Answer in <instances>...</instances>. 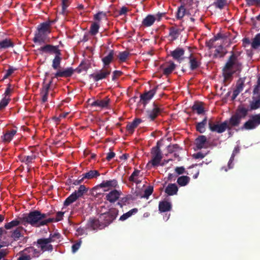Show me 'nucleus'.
<instances>
[{
  "instance_id": "obj_16",
  "label": "nucleus",
  "mask_w": 260,
  "mask_h": 260,
  "mask_svg": "<svg viewBox=\"0 0 260 260\" xmlns=\"http://www.w3.org/2000/svg\"><path fill=\"white\" fill-rule=\"evenodd\" d=\"M121 194L120 191L114 189L106 194L105 199L111 203H114L118 200Z\"/></svg>"
},
{
  "instance_id": "obj_42",
  "label": "nucleus",
  "mask_w": 260,
  "mask_h": 260,
  "mask_svg": "<svg viewBox=\"0 0 260 260\" xmlns=\"http://www.w3.org/2000/svg\"><path fill=\"white\" fill-rule=\"evenodd\" d=\"M226 53V51L222 45L219 46L215 50L214 56L223 57Z\"/></svg>"
},
{
  "instance_id": "obj_5",
  "label": "nucleus",
  "mask_w": 260,
  "mask_h": 260,
  "mask_svg": "<svg viewBox=\"0 0 260 260\" xmlns=\"http://www.w3.org/2000/svg\"><path fill=\"white\" fill-rule=\"evenodd\" d=\"M208 125L209 129L213 132L217 133H222L224 132L228 126V120H225L221 124L218 122H214L213 118L210 119L208 121Z\"/></svg>"
},
{
  "instance_id": "obj_37",
  "label": "nucleus",
  "mask_w": 260,
  "mask_h": 260,
  "mask_svg": "<svg viewBox=\"0 0 260 260\" xmlns=\"http://www.w3.org/2000/svg\"><path fill=\"white\" fill-rule=\"evenodd\" d=\"M117 185V181L116 179L103 181L100 184L101 187H115Z\"/></svg>"
},
{
  "instance_id": "obj_57",
  "label": "nucleus",
  "mask_w": 260,
  "mask_h": 260,
  "mask_svg": "<svg viewBox=\"0 0 260 260\" xmlns=\"http://www.w3.org/2000/svg\"><path fill=\"white\" fill-rule=\"evenodd\" d=\"M16 70H17V69L14 68L12 66H10L8 70H7L6 73L3 77V79H6L8 78Z\"/></svg>"
},
{
  "instance_id": "obj_7",
  "label": "nucleus",
  "mask_w": 260,
  "mask_h": 260,
  "mask_svg": "<svg viewBox=\"0 0 260 260\" xmlns=\"http://www.w3.org/2000/svg\"><path fill=\"white\" fill-rule=\"evenodd\" d=\"M260 124V114L252 115L243 125L242 128L250 130L255 128Z\"/></svg>"
},
{
  "instance_id": "obj_25",
  "label": "nucleus",
  "mask_w": 260,
  "mask_h": 260,
  "mask_svg": "<svg viewBox=\"0 0 260 260\" xmlns=\"http://www.w3.org/2000/svg\"><path fill=\"white\" fill-rule=\"evenodd\" d=\"M178 187L175 183H170L165 190V193L168 196H172L177 194Z\"/></svg>"
},
{
  "instance_id": "obj_11",
  "label": "nucleus",
  "mask_w": 260,
  "mask_h": 260,
  "mask_svg": "<svg viewBox=\"0 0 260 260\" xmlns=\"http://www.w3.org/2000/svg\"><path fill=\"white\" fill-rule=\"evenodd\" d=\"M185 50L182 48L178 47L173 51L170 52V55L173 58L179 62H181L184 59V55Z\"/></svg>"
},
{
  "instance_id": "obj_15",
  "label": "nucleus",
  "mask_w": 260,
  "mask_h": 260,
  "mask_svg": "<svg viewBox=\"0 0 260 260\" xmlns=\"http://www.w3.org/2000/svg\"><path fill=\"white\" fill-rule=\"evenodd\" d=\"M52 83V81L50 80L47 84L45 83L43 84L42 87L41 89L40 94L42 98V102L44 103H46L48 100L49 90Z\"/></svg>"
},
{
  "instance_id": "obj_12",
  "label": "nucleus",
  "mask_w": 260,
  "mask_h": 260,
  "mask_svg": "<svg viewBox=\"0 0 260 260\" xmlns=\"http://www.w3.org/2000/svg\"><path fill=\"white\" fill-rule=\"evenodd\" d=\"M157 89V86L155 87L152 89L145 92L140 95V100L142 101V104L145 106L148 102L153 97L156 93Z\"/></svg>"
},
{
  "instance_id": "obj_31",
  "label": "nucleus",
  "mask_w": 260,
  "mask_h": 260,
  "mask_svg": "<svg viewBox=\"0 0 260 260\" xmlns=\"http://www.w3.org/2000/svg\"><path fill=\"white\" fill-rule=\"evenodd\" d=\"M192 111H196L198 114H202L204 113L205 110L203 103L201 102H196L191 108Z\"/></svg>"
},
{
  "instance_id": "obj_51",
  "label": "nucleus",
  "mask_w": 260,
  "mask_h": 260,
  "mask_svg": "<svg viewBox=\"0 0 260 260\" xmlns=\"http://www.w3.org/2000/svg\"><path fill=\"white\" fill-rule=\"evenodd\" d=\"M88 191V188L84 185H81L79 187L78 190H76L74 192L75 193L77 196L79 198L83 196L84 193Z\"/></svg>"
},
{
  "instance_id": "obj_27",
  "label": "nucleus",
  "mask_w": 260,
  "mask_h": 260,
  "mask_svg": "<svg viewBox=\"0 0 260 260\" xmlns=\"http://www.w3.org/2000/svg\"><path fill=\"white\" fill-rule=\"evenodd\" d=\"M156 18V17L152 15H148L142 21V24L143 26L145 27H150L152 26L154 22L155 21Z\"/></svg>"
},
{
  "instance_id": "obj_17",
  "label": "nucleus",
  "mask_w": 260,
  "mask_h": 260,
  "mask_svg": "<svg viewBox=\"0 0 260 260\" xmlns=\"http://www.w3.org/2000/svg\"><path fill=\"white\" fill-rule=\"evenodd\" d=\"M48 35L45 33L37 30L33 38V42L35 43H38L39 45L45 43Z\"/></svg>"
},
{
  "instance_id": "obj_13",
  "label": "nucleus",
  "mask_w": 260,
  "mask_h": 260,
  "mask_svg": "<svg viewBox=\"0 0 260 260\" xmlns=\"http://www.w3.org/2000/svg\"><path fill=\"white\" fill-rule=\"evenodd\" d=\"M54 22L53 20H48L38 25L37 30L49 35L51 32V26Z\"/></svg>"
},
{
  "instance_id": "obj_55",
  "label": "nucleus",
  "mask_w": 260,
  "mask_h": 260,
  "mask_svg": "<svg viewBox=\"0 0 260 260\" xmlns=\"http://www.w3.org/2000/svg\"><path fill=\"white\" fill-rule=\"evenodd\" d=\"M13 91V88L11 87V85L10 84H8V86L5 90V93L4 94V98H10V96L11 93Z\"/></svg>"
},
{
  "instance_id": "obj_50",
  "label": "nucleus",
  "mask_w": 260,
  "mask_h": 260,
  "mask_svg": "<svg viewBox=\"0 0 260 260\" xmlns=\"http://www.w3.org/2000/svg\"><path fill=\"white\" fill-rule=\"evenodd\" d=\"M181 150H182V148L177 144L170 145L168 146V151L170 153L176 152H180Z\"/></svg>"
},
{
  "instance_id": "obj_35",
  "label": "nucleus",
  "mask_w": 260,
  "mask_h": 260,
  "mask_svg": "<svg viewBox=\"0 0 260 260\" xmlns=\"http://www.w3.org/2000/svg\"><path fill=\"white\" fill-rule=\"evenodd\" d=\"M207 123V117H205L203 120L196 124V130L200 133H204L206 131L205 126Z\"/></svg>"
},
{
  "instance_id": "obj_53",
  "label": "nucleus",
  "mask_w": 260,
  "mask_h": 260,
  "mask_svg": "<svg viewBox=\"0 0 260 260\" xmlns=\"http://www.w3.org/2000/svg\"><path fill=\"white\" fill-rule=\"evenodd\" d=\"M250 107L251 110H256L260 108V97L255 101H252L250 103Z\"/></svg>"
},
{
  "instance_id": "obj_45",
  "label": "nucleus",
  "mask_w": 260,
  "mask_h": 260,
  "mask_svg": "<svg viewBox=\"0 0 260 260\" xmlns=\"http://www.w3.org/2000/svg\"><path fill=\"white\" fill-rule=\"evenodd\" d=\"M251 45V47L254 49H258L260 47V33L255 35L252 40Z\"/></svg>"
},
{
  "instance_id": "obj_8",
  "label": "nucleus",
  "mask_w": 260,
  "mask_h": 260,
  "mask_svg": "<svg viewBox=\"0 0 260 260\" xmlns=\"http://www.w3.org/2000/svg\"><path fill=\"white\" fill-rule=\"evenodd\" d=\"M17 133V127L15 126L12 129L7 130L1 137L2 142L5 144L9 143Z\"/></svg>"
},
{
  "instance_id": "obj_1",
  "label": "nucleus",
  "mask_w": 260,
  "mask_h": 260,
  "mask_svg": "<svg viewBox=\"0 0 260 260\" xmlns=\"http://www.w3.org/2000/svg\"><path fill=\"white\" fill-rule=\"evenodd\" d=\"M243 69V63L240 57L239 52H231V55L229 57L225 65L222 68V75L223 82L225 85L230 83L235 73L239 74Z\"/></svg>"
},
{
  "instance_id": "obj_26",
  "label": "nucleus",
  "mask_w": 260,
  "mask_h": 260,
  "mask_svg": "<svg viewBox=\"0 0 260 260\" xmlns=\"http://www.w3.org/2000/svg\"><path fill=\"white\" fill-rule=\"evenodd\" d=\"M115 52L113 50H110L108 53L102 58L104 67L108 66L114 59Z\"/></svg>"
},
{
  "instance_id": "obj_9",
  "label": "nucleus",
  "mask_w": 260,
  "mask_h": 260,
  "mask_svg": "<svg viewBox=\"0 0 260 260\" xmlns=\"http://www.w3.org/2000/svg\"><path fill=\"white\" fill-rule=\"evenodd\" d=\"M58 46H53L50 44H47L44 46L41 47L38 50L41 53H46L49 54H59L60 51L58 48Z\"/></svg>"
},
{
  "instance_id": "obj_30",
  "label": "nucleus",
  "mask_w": 260,
  "mask_h": 260,
  "mask_svg": "<svg viewBox=\"0 0 260 260\" xmlns=\"http://www.w3.org/2000/svg\"><path fill=\"white\" fill-rule=\"evenodd\" d=\"M22 219V217H19L18 219H15L12 221L5 224V228L7 230H10L14 227L17 226L20 224L23 225V222L21 221Z\"/></svg>"
},
{
  "instance_id": "obj_23",
  "label": "nucleus",
  "mask_w": 260,
  "mask_h": 260,
  "mask_svg": "<svg viewBox=\"0 0 260 260\" xmlns=\"http://www.w3.org/2000/svg\"><path fill=\"white\" fill-rule=\"evenodd\" d=\"M188 58L190 70L194 71L200 67L201 64V62L198 60L197 57L193 56L192 54L190 55Z\"/></svg>"
},
{
  "instance_id": "obj_36",
  "label": "nucleus",
  "mask_w": 260,
  "mask_h": 260,
  "mask_svg": "<svg viewBox=\"0 0 260 260\" xmlns=\"http://www.w3.org/2000/svg\"><path fill=\"white\" fill-rule=\"evenodd\" d=\"M25 230L22 226H18L15 230L11 232V237L15 241L18 240L21 237L23 236L21 232Z\"/></svg>"
},
{
  "instance_id": "obj_44",
  "label": "nucleus",
  "mask_w": 260,
  "mask_h": 260,
  "mask_svg": "<svg viewBox=\"0 0 260 260\" xmlns=\"http://www.w3.org/2000/svg\"><path fill=\"white\" fill-rule=\"evenodd\" d=\"M138 210L137 208H133L128 211L127 212L123 214L122 215H121L120 217L119 220L121 221H124L126 219H127L128 218L131 217L133 214L137 213Z\"/></svg>"
},
{
  "instance_id": "obj_33",
  "label": "nucleus",
  "mask_w": 260,
  "mask_h": 260,
  "mask_svg": "<svg viewBox=\"0 0 260 260\" xmlns=\"http://www.w3.org/2000/svg\"><path fill=\"white\" fill-rule=\"evenodd\" d=\"M100 174L98 171L93 170H90L89 171L82 174L83 178L91 179L93 178H96L100 176Z\"/></svg>"
},
{
  "instance_id": "obj_58",
  "label": "nucleus",
  "mask_w": 260,
  "mask_h": 260,
  "mask_svg": "<svg viewBox=\"0 0 260 260\" xmlns=\"http://www.w3.org/2000/svg\"><path fill=\"white\" fill-rule=\"evenodd\" d=\"M64 212L62 211H58L56 213V216L55 218H50L53 219V222H58L61 220L63 219Z\"/></svg>"
},
{
  "instance_id": "obj_32",
  "label": "nucleus",
  "mask_w": 260,
  "mask_h": 260,
  "mask_svg": "<svg viewBox=\"0 0 260 260\" xmlns=\"http://www.w3.org/2000/svg\"><path fill=\"white\" fill-rule=\"evenodd\" d=\"M61 51H59V54H55L54 58L52 60V67L54 70H57L60 67V63L61 61Z\"/></svg>"
},
{
  "instance_id": "obj_19",
  "label": "nucleus",
  "mask_w": 260,
  "mask_h": 260,
  "mask_svg": "<svg viewBox=\"0 0 260 260\" xmlns=\"http://www.w3.org/2000/svg\"><path fill=\"white\" fill-rule=\"evenodd\" d=\"M101 219L100 217L98 219H95V218H90L88 220V223H87V226L88 228H90L91 230H95L97 229H103L104 228H101L102 227L101 226Z\"/></svg>"
},
{
  "instance_id": "obj_18",
  "label": "nucleus",
  "mask_w": 260,
  "mask_h": 260,
  "mask_svg": "<svg viewBox=\"0 0 260 260\" xmlns=\"http://www.w3.org/2000/svg\"><path fill=\"white\" fill-rule=\"evenodd\" d=\"M241 119L235 114L233 115L229 120L228 121L227 129L231 130L233 127L239 126L241 123Z\"/></svg>"
},
{
  "instance_id": "obj_52",
  "label": "nucleus",
  "mask_w": 260,
  "mask_h": 260,
  "mask_svg": "<svg viewBox=\"0 0 260 260\" xmlns=\"http://www.w3.org/2000/svg\"><path fill=\"white\" fill-rule=\"evenodd\" d=\"M227 5L226 0H216V2H214L213 5L216 8L220 10L223 9V8Z\"/></svg>"
},
{
  "instance_id": "obj_41",
  "label": "nucleus",
  "mask_w": 260,
  "mask_h": 260,
  "mask_svg": "<svg viewBox=\"0 0 260 260\" xmlns=\"http://www.w3.org/2000/svg\"><path fill=\"white\" fill-rule=\"evenodd\" d=\"M190 181V178L187 176H182L178 178L177 182L181 186L186 185Z\"/></svg>"
},
{
  "instance_id": "obj_34",
  "label": "nucleus",
  "mask_w": 260,
  "mask_h": 260,
  "mask_svg": "<svg viewBox=\"0 0 260 260\" xmlns=\"http://www.w3.org/2000/svg\"><path fill=\"white\" fill-rule=\"evenodd\" d=\"M109 99L96 100L92 102L90 105L92 107H99L100 108H106L108 107L109 103Z\"/></svg>"
},
{
  "instance_id": "obj_21",
  "label": "nucleus",
  "mask_w": 260,
  "mask_h": 260,
  "mask_svg": "<svg viewBox=\"0 0 260 260\" xmlns=\"http://www.w3.org/2000/svg\"><path fill=\"white\" fill-rule=\"evenodd\" d=\"M207 143V138L204 135L199 136L195 140V144L198 149L206 148V144Z\"/></svg>"
},
{
  "instance_id": "obj_29",
  "label": "nucleus",
  "mask_w": 260,
  "mask_h": 260,
  "mask_svg": "<svg viewBox=\"0 0 260 260\" xmlns=\"http://www.w3.org/2000/svg\"><path fill=\"white\" fill-rule=\"evenodd\" d=\"M37 156L35 154L31 153L30 155L22 156L20 160L21 162L25 163L28 167H29L31 164L34 162Z\"/></svg>"
},
{
  "instance_id": "obj_22",
  "label": "nucleus",
  "mask_w": 260,
  "mask_h": 260,
  "mask_svg": "<svg viewBox=\"0 0 260 260\" xmlns=\"http://www.w3.org/2000/svg\"><path fill=\"white\" fill-rule=\"evenodd\" d=\"M142 122L140 118H135L132 122H129L126 125V130L129 134H133L135 129Z\"/></svg>"
},
{
  "instance_id": "obj_20",
  "label": "nucleus",
  "mask_w": 260,
  "mask_h": 260,
  "mask_svg": "<svg viewBox=\"0 0 260 260\" xmlns=\"http://www.w3.org/2000/svg\"><path fill=\"white\" fill-rule=\"evenodd\" d=\"M14 46V43L11 39L6 38L0 41V52Z\"/></svg>"
},
{
  "instance_id": "obj_38",
  "label": "nucleus",
  "mask_w": 260,
  "mask_h": 260,
  "mask_svg": "<svg viewBox=\"0 0 260 260\" xmlns=\"http://www.w3.org/2000/svg\"><path fill=\"white\" fill-rule=\"evenodd\" d=\"M239 152L240 147L238 146H236L233 151L231 158L228 162L229 169H230L233 168L234 164H233V162L234 160L235 156L237 154L239 153Z\"/></svg>"
},
{
  "instance_id": "obj_40",
  "label": "nucleus",
  "mask_w": 260,
  "mask_h": 260,
  "mask_svg": "<svg viewBox=\"0 0 260 260\" xmlns=\"http://www.w3.org/2000/svg\"><path fill=\"white\" fill-rule=\"evenodd\" d=\"M90 68V64L88 63L86 61H82L78 68H77L75 71L78 73H80L83 71H86Z\"/></svg>"
},
{
  "instance_id": "obj_2",
  "label": "nucleus",
  "mask_w": 260,
  "mask_h": 260,
  "mask_svg": "<svg viewBox=\"0 0 260 260\" xmlns=\"http://www.w3.org/2000/svg\"><path fill=\"white\" fill-rule=\"evenodd\" d=\"M50 215L49 213H43L36 210L23 214L21 221L24 226L30 224L33 227L40 228L53 222L52 219L47 218Z\"/></svg>"
},
{
  "instance_id": "obj_47",
  "label": "nucleus",
  "mask_w": 260,
  "mask_h": 260,
  "mask_svg": "<svg viewBox=\"0 0 260 260\" xmlns=\"http://www.w3.org/2000/svg\"><path fill=\"white\" fill-rule=\"evenodd\" d=\"M176 65L173 62H170V64L163 69V73L165 75H170L175 69Z\"/></svg>"
},
{
  "instance_id": "obj_61",
  "label": "nucleus",
  "mask_w": 260,
  "mask_h": 260,
  "mask_svg": "<svg viewBox=\"0 0 260 260\" xmlns=\"http://www.w3.org/2000/svg\"><path fill=\"white\" fill-rule=\"evenodd\" d=\"M81 240H79L72 245V250L73 253H75L79 249L81 246Z\"/></svg>"
},
{
  "instance_id": "obj_24",
  "label": "nucleus",
  "mask_w": 260,
  "mask_h": 260,
  "mask_svg": "<svg viewBox=\"0 0 260 260\" xmlns=\"http://www.w3.org/2000/svg\"><path fill=\"white\" fill-rule=\"evenodd\" d=\"M248 112V109L244 107L243 105H240L238 107L234 114L242 119L247 115Z\"/></svg>"
},
{
  "instance_id": "obj_63",
  "label": "nucleus",
  "mask_w": 260,
  "mask_h": 260,
  "mask_svg": "<svg viewBox=\"0 0 260 260\" xmlns=\"http://www.w3.org/2000/svg\"><path fill=\"white\" fill-rule=\"evenodd\" d=\"M140 172V170H135V171L133 172V173L131 174L130 177H129V180L130 181L135 180V179H136V177L139 176Z\"/></svg>"
},
{
  "instance_id": "obj_64",
  "label": "nucleus",
  "mask_w": 260,
  "mask_h": 260,
  "mask_svg": "<svg viewBox=\"0 0 260 260\" xmlns=\"http://www.w3.org/2000/svg\"><path fill=\"white\" fill-rule=\"evenodd\" d=\"M225 37L224 34L221 33H218L214 37L211 39V42L214 43L216 40L220 39H223Z\"/></svg>"
},
{
  "instance_id": "obj_14",
  "label": "nucleus",
  "mask_w": 260,
  "mask_h": 260,
  "mask_svg": "<svg viewBox=\"0 0 260 260\" xmlns=\"http://www.w3.org/2000/svg\"><path fill=\"white\" fill-rule=\"evenodd\" d=\"M74 72V70L72 68H68L64 70H58L54 74V77L52 78H58L59 77L68 78L72 76ZM52 81V80H51Z\"/></svg>"
},
{
  "instance_id": "obj_59",
  "label": "nucleus",
  "mask_w": 260,
  "mask_h": 260,
  "mask_svg": "<svg viewBox=\"0 0 260 260\" xmlns=\"http://www.w3.org/2000/svg\"><path fill=\"white\" fill-rule=\"evenodd\" d=\"M153 187L152 186H149L145 190L144 193V197L148 198L153 192Z\"/></svg>"
},
{
  "instance_id": "obj_39",
  "label": "nucleus",
  "mask_w": 260,
  "mask_h": 260,
  "mask_svg": "<svg viewBox=\"0 0 260 260\" xmlns=\"http://www.w3.org/2000/svg\"><path fill=\"white\" fill-rule=\"evenodd\" d=\"M79 198L77 196L76 194L73 192L70 196H69L64 201L63 205L64 206H68L71 204L75 202Z\"/></svg>"
},
{
  "instance_id": "obj_10",
  "label": "nucleus",
  "mask_w": 260,
  "mask_h": 260,
  "mask_svg": "<svg viewBox=\"0 0 260 260\" xmlns=\"http://www.w3.org/2000/svg\"><path fill=\"white\" fill-rule=\"evenodd\" d=\"M110 73L111 71L107 68H105L104 70H101L96 73L91 74L90 77L92 78L94 81L97 82L99 80L106 79Z\"/></svg>"
},
{
  "instance_id": "obj_4",
  "label": "nucleus",
  "mask_w": 260,
  "mask_h": 260,
  "mask_svg": "<svg viewBox=\"0 0 260 260\" xmlns=\"http://www.w3.org/2000/svg\"><path fill=\"white\" fill-rule=\"evenodd\" d=\"M118 210L115 208L111 209L107 212L102 213L100 215L101 228H105L111 224L117 217Z\"/></svg>"
},
{
  "instance_id": "obj_62",
  "label": "nucleus",
  "mask_w": 260,
  "mask_h": 260,
  "mask_svg": "<svg viewBox=\"0 0 260 260\" xmlns=\"http://www.w3.org/2000/svg\"><path fill=\"white\" fill-rule=\"evenodd\" d=\"M244 86V81L242 79H239L236 84V88L241 92L242 91Z\"/></svg>"
},
{
  "instance_id": "obj_56",
  "label": "nucleus",
  "mask_w": 260,
  "mask_h": 260,
  "mask_svg": "<svg viewBox=\"0 0 260 260\" xmlns=\"http://www.w3.org/2000/svg\"><path fill=\"white\" fill-rule=\"evenodd\" d=\"M37 244L40 245L41 250L45 249V246L48 244L45 238L39 239L37 240Z\"/></svg>"
},
{
  "instance_id": "obj_3",
  "label": "nucleus",
  "mask_w": 260,
  "mask_h": 260,
  "mask_svg": "<svg viewBox=\"0 0 260 260\" xmlns=\"http://www.w3.org/2000/svg\"><path fill=\"white\" fill-rule=\"evenodd\" d=\"M150 154L151 159L146 165V167L148 169H150L152 168H156L159 165L162 166V164H160L162 158V154L159 146L157 145L152 147L151 150Z\"/></svg>"
},
{
  "instance_id": "obj_54",
  "label": "nucleus",
  "mask_w": 260,
  "mask_h": 260,
  "mask_svg": "<svg viewBox=\"0 0 260 260\" xmlns=\"http://www.w3.org/2000/svg\"><path fill=\"white\" fill-rule=\"evenodd\" d=\"M11 99L8 98H3L0 102V111L3 110L8 105Z\"/></svg>"
},
{
  "instance_id": "obj_60",
  "label": "nucleus",
  "mask_w": 260,
  "mask_h": 260,
  "mask_svg": "<svg viewBox=\"0 0 260 260\" xmlns=\"http://www.w3.org/2000/svg\"><path fill=\"white\" fill-rule=\"evenodd\" d=\"M106 15L105 13L103 12H99L94 15V19L95 20L100 21L103 17H106Z\"/></svg>"
},
{
  "instance_id": "obj_28",
  "label": "nucleus",
  "mask_w": 260,
  "mask_h": 260,
  "mask_svg": "<svg viewBox=\"0 0 260 260\" xmlns=\"http://www.w3.org/2000/svg\"><path fill=\"white\" fill-rule=\"evenodd\" d=\"M172 209L171 203L167 201H162L159 203L158 209L160 212L169 211Z\"/></svg>"
},
{
  "instance_id": "obj_49",
  "label": "nucleus",
  "mask_w": 260,
  "mask_h": 260,
  "mask_svg": "<svg viewBox=\"0 0 260 260\" xmlns=\"http://www.w3.org/2000/svg\"><path fill=\"white\" fill-rule=\"evenodd\" d=\"M186 12V9L184 5H181L178 8V10L176 13V18L177 19H181L185 15Z\"/></svg>"
},
{
  "instance_id": "obj_48",
  "label": "nucleus",
  "mask_w": 260,
  "mask_h": 260,
  "mask_svg": "<svg viewBox=\"0 0 260 260\" xmlns=\"http://www.w3.org/2000/svg\"><path fill=\"white\" fill-rule=\"evenodd\" d=\"M130 53L127 51H124L122 52H119L118 54L117 55V58L119 59L120 62H125L129 56Z\"/></svg>"
},
{
  "instance_id": "obj_6",
  "label": "nucleus",
  "mask_w": 260,
  "mask_h": 260,
  "mask_svg": "<svg viewBox=\"0 0 260 260\" xmlns=\"http://www.w3.org/2000/svg\"><path fill=\"white\" fill-rule=\"evenodd\" d=\"M152 106L153 108L152 109H149L146 111V117L151 121H154L163 111L162 106L155 102L153 103Z\"/></svg>"
},
{
  "instance_id": "obj_43",
  "label": "nucleus",
  "mask_w": 260,
  "mask_h": 260,
  "mask_svg": "<svg viewBox=\"0 0 260 260\" xmlns=\"http://www.w3.org/2000/svg\"><path fill=\"white\" fill-rule=\"evenodd\" d=\"M180 34L179 29L174 27L170 28L169 36L172 40H176Z\"/></svg>"
},
{
  "instance_id": "obj_46",
  "label": "nucleus",
  "mask_w": 260,
  "mask_h": 260,
  "mask_svg": "<svg viewBox=\"0 0 260 260\" xmlns=\"http://www.w3.org/2000/svg\"><path fill=\"white\" fill-rule=\"evenodd\" d=\"M100 28V25L98 24L96 22H92L90 27V30L89 33L91 36H95L96 35L98 32L99 29Z\"/></svg>"
}]
</instances>
